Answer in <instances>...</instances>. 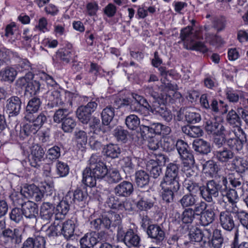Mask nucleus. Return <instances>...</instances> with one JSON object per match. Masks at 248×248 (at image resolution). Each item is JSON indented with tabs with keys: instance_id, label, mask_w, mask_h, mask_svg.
Returning <instances> with one entry per match:
<instances>
[{
	"instance_id": "4be33fe9",
	"label": "nucleus",
	"mask_w": 248,
	"mask_h": 248,
	"mask_svg": "<svg viewBox=\"0 0 248 248\" xmlns=\"http://www.w3.org/2000/svg\"><path fill=\"white\" fill-rule=\"evenodd\" d=\"M192 148L196 152L201 155H207L211 151L210 143L202 139L194 140Z\"/></svg>"
},
{
	"instance_id": "13d9d810",
	"label": "nucleus",
	"mask_w": 248,
	"mask_h": 248,
	"mask_svg": "<svg viewBox=\"0 0 248 248\" xmlns=\"http://www.w3.org/2000/svg\"><path fill=\"white\" fill-rule=\"evenodd\" d=\"M72 194L71 196V203L73 204H78L79 202L84 200L85 198V194L80 189H77L74 191V193Z\"/></svg>"
},
{
	"instance_id": "6e6552de",
	"label": "nucleus",
	"mask_w": 248,
	"mask_h": 248,
	"mask_svg": "<svg viewBox=\"0 0 248 248\" xmlns=\"http://www.w3.org/2000/svg\"><path fill=\"white\" fill-rule=\"evenodd\" d=\"M179 168L177 164L174 163L169 164L166 168L165 175L161 182L170 184L180 185L179 182L178 176Z\"/></svg>"
},
{
	"instance_id": "4c0bfd02",
	"label": "nucleus",
	"mask_w": 248,
	"mask_h": 248,
	"mask_svg": "<svg viewBox=\"0 0 248 248\" xmlns=\"http://www.w3.org/2000/svg\"><path fill=\"white\" fill-rule=\"evenodd\" d=\"M60 93L57 90L51 89L49 90L46 93V98L50 102H54L57 105H62L65 104L61 99H60Z\"/></svg>"
},
{
	"instance_id": "680f3d73",
	"label": "nucleus",
	"mask_w": 248,
	"mask_h": 248,
	"mask_svg": "<svg viewBox=\"0 0 248 248\" xmlns=\"http://www.w3.org/2000/svg\"><path fill=\"white\" fill-rule=\"evenodd\" d=\"M233 213L236 214L237 217L241 224L248 229V213L244 211H238V210H237L236 212Z\"/></svg>"
},
{
	"instance_id": "a18cd8bd",
	"label": "nucleus",
	"mask_w": 248,
	"mask_h": 248,
	"mask_svg": "<svg viewBox=\"0 0 248 248\" xmlns=\"http://www.w3.org/2000/svg\"><path fill=\"white\" fill-rule=\"evenodd\" d=\"M86 108H84L81 106L77 110V115L79 120L83 124H87L91 119V114Z\"/></svg>"
},
{
	"instance_id": "7ed1b4c3",
	"label": "nucleus",
	"mask_w": 248,
	"mask_h": 248,
	"mask_svg": "<svg viewBox=\"0 0 248 248\" xmlns=\"http://www.w3.org/2000/svg\"><path fill=\"white\" fill-rule=\"evenodd\" d=\"M172 97L166 93L157 94V97L155 99L152 105H148L150 108V111L155 115L161 117L164 121L170 122L172 119V114L167 108L166 104L171 101Z\"/></svg>"
},
{
	"instance_id": "f257e3e1",
	"label": "nucleus",
	"mask_w": 248,
	"mask_h": 248,
	"mask_svg": "<svg viewBox=\"0 0 248 248\" xmlns=\"http://www.w3.org/2000/svg\"><path fill=\"white\" fill-rule=\"evenodd\" d=\"M218 178V180L215 179L208 181L206 185L203 186L201 189V195L207 202H212L214 198L218 196L219 191L222 192L227 189V178L223 176H219Z\"/></svg>"
},
{
	"instance_id": "6ab92c4d",
	"label": "nucleus",
	"mask_w": 248,
	"mask_h": 248,
	"mask_svg": "<svg viewBox=\"0 0 248 248\" xmlns=\"http://www.w3.org/2000/svg\"><path fill=\"white\" fill-rule=\"evenodd\" d=\"M99 233L95 232H92L86 233L80 239V248H93L97 244L98 240Z\"/></svg>"
},
{
	"instance_id": "603ef678",
	"label": "nucleus",
	"mask_w": 248,
	"mask_h": 248,
	"mask_svg": "<svg viewBox=\"0 0 248 248\" xmlns=\"http://www.w3.org/2000/svg\"><path fill=\"white\" fill-rule=\"evenodd\" d=\"M186 121L189 123H196L200 121L201 118L199 113L186 110L185 114Z\"/></svg>"
},
{
	"instance_id": "3c124183",
	"label": "nucleus",
	"mask_w": 248,
	"mask_h": 248,
	"mask_svg": "<svg viewBox=\"0 0 248 248\" xmlns=\"http://www.w3.org/2000/svg\"><path fill=\"white\" fill-rule=\"evenodd\" d=\"M41 104V102L39 98L33 97L28 103L26 109L32 111L33 112H37Z\"/></svg>"
},
{
	"instance_id": "ea45409f",
	"label": "nucleus",
	"mask_w": 248,
	"mask_h": 248,
	"mask_svg": "<svg viewBox=\"0 0 248 248\" xmlns=\"http://www.w3.org/2000/svg\"><path fill=\"white\" fill-rule=\"evenodd\" d=\"M189 238L191 242H201L204 234L202 230L197 227H192L190 229L188 233Z\"/></svg>"
},
{
	"instance_id": "20e7f679",
	"label": "nucleus",
	"mask_w": 248,
	"mask_h": 248,
	"mask_svg": "<svg viewBox=\"0 0 248 248\" xmlns=\"http://www.w3.org/2000/svg\"><path fill=\"white\" fill-rule=\"evenodd\" d=\"M1 241L5 246L9 248H12L15 244L21 243L22 235L18 229H11L4 228L0 234Z\"/></svg>"
},
{
	"instance_id": "c03bdc74",
	"label": "nucleus",
	"mask_w": 248,
	"mask_h": 248,
	"mask_svg": "<svg viewBox=\"0 0 248 248\" xmlns=\"http://www.w3.org/2000/svg\"><path fill=\"white\" fill-rule=\"evenodd\" d=\"M196 215L197 214L195 213L192 208H186L184 211L182 215V221L185 224L191 223Z\"/></svg>"
},
{
	"instance_id": "5fc2aeb1",
	"label": "nucleus",
	"mask_w": 248,
	"mask_h": 248,
	"mask_svg": "<svg viewBox=\"0 0 248 248\" xmlns=\"http://www.w3.org/2000/svg\"><path fill=\"white\" fill-rule=\"evenodd\" d=\"M23 216L21 208L19 207L13 208L10 214V219L16 223L20 221L22 219Z\"/></svg>"
},
{
	"instance_id": "412c9836",
	"label": "nucleus",
	"mask_w": 248,
	"mask_h": 248,
	"mask_svg": "<svg viewBox=\"0 0 248 248\" xmlns=\"http://www.w3.org/2000/svg\"><path fill=\"white\" fill-rule=\"evenodd\" d=\"M231 212V211L230 212L226 210L221 212L219 215V220L221 226L224 229L229 231H232L235 226L234 221Z\"/></svg>"
},
{
	"instance_id": "09e8293b",
	"label": "nucleus",
	"mask_w": 248,
	"mask_h": 248,
	"mask_svg": "<svg viewBox=\"0 0 248 248\" xmlns=\"http://www.w3.org/2000/svg\"><path fill=\"white\" fill-rule=\"evenodd\" d=\"M203 170L206 173L212 175L217 171L218 167L216 163L212 160L206 161L203 165Z\"/></svg>"
},
{
	"instance_id": "c9c22d12",
	"label": "nucleus",
	"mask_w": 248,
	"mask_h": 248,
	"mask_svg": "<svg viewBox=\"0 0 248 248\" xmlns=\"http://www.w3.org/2000/svg\"><path fill=\"white\" fill-rule=\"evenodd\" d=\"M17 75L16 71L12 67H6L0 72L2 79L10 83L13 82Z\"/></svg>"
},
{
	"instance_id": "c756f323",
	"label": "nucleus",
	"mask_w": 248,
	"mask_h": 248,
	"mask_svg": "<svg viewBox=\"0 0 248 248\" xmlns=\"http://www.w3.org/2000/svg\"><path fill=\"white\" fill-rule=\"evenodd\" d=\"M199 201V198L192 194H186L180 200L179 202L183 208L193 206Z\"/></svg>"
},
{
	"instance_id": "bb28decb",
	"label": "nucleus",
	"mask_w": 248,
	"mask_h": 248,
	"mask_svg": "<svg viewBox=\"0 0 248 248\" xmlns=\"http://www.w3.org/2000/svg\"><path fill=\"white\" fill-rule=\"evenodd\" d=\"M232 136L230 129L226 131L223 135H215L214 136L216 137L214 138L213 140V144L214 145V151H218L225 148L224 144L226 143V137Z\"/></svg>"
},
{
	"instance_id": "4d7b16f0",
	"label": "nucleus",
	"mask_w": 248,
	"mask_h": 248,
	"mask_svg": "<svg viewBox=\"0 0 248 248\" xmlns=\"http://www.w3.org/2000/svg\"><path fill=\"white\" fill-rule=\"evenodd\" d=\"M122 179L120 174L116 170H110L107 175V181L110 184L118 183Z\"/></svg>"
},
{
	"instance_id": "9b49d317",
	"label": "nucleus",
	"mask_w": 248,
	"mask_h": 248,
	"mask_svg": "<svg viewBox=\"0 0 248 248\" xmlns=\"http://www.w3.org/2000/svg\"><path fill=\"white\" fill-rule=\"evenodd\" d=\"M21 100L17 96H12L6 101L5 108L9 116L16 117L20 113L21 109Z\"/></svg>"
},
{
	"instance_id": "4468645a",
	"label": "nucleus",
	"mask_w": 248,
	"mask_h": 248,
	"mask_svg": "<svg viewBox=\"0 0 248 248\" xmlns=\"http://www.w3.org/2000/svg\"><path fill=\"white\" fill-rule=\"evenodd\" d=\"M21 190L26 198H31L36 202L41 201L44 196L43 192L34 184L25 186Z\"/></svg>"
},
{
	"instance_id": "a878e982",
	"label": "nucleus",
	"mask_w": 248,
	"mask_h": 248,
	"mask_svg": "<svg viewBox=\"0 0 248 248\" xmlns=\"http://www.w3.org/2000/svg\"><path fill=\"white\" fill-rule=\"evenodd\" d=\"M44 154L45 152L41 146L38 145L32 146L31 152L32 160L31 162V165L34 167L39 166V163L43 158Z\"/></svg>"
},
{
	"instance_id": "aec40b11",
	"label": "nucleus",
	"mask_w": 248,
	"mask_h": 248,
	"mask_svg": "<svg viewBox=\"0 0 248 248\" xmlns=\"http://www.w3.org/2000/svg\"><path fill=\"white\" fill-rule=\"evenodd\" d=\"M213 154L217 160L223 164L232 163V161L235 156L234 153L227 147L214 151Z\"/></svg>"
},
{
	"instance_id": "c85d7f7f",
	"label": "nucleus",
	"mask_w": 248,
	"mask_h": 248,
	"mask_svg": "<svg viewBox=\"0 0 248 248\" xmlns=\"http://www.w3.org/2000/svg\"><path fill=\"white\" fill-rule=\"evenodd\" d=\"M184 133L191 138H197L202 136L203 133L202 129L199 126L186 125L182 127Z\"/></svg>"
},
{
	"instance_id": "79ce46f5",
	"label": "nucleus",
	"mask_w": 248,
	"mask_h": 248,
	"mask_svg": "<svg viewBox=\"0 0 248 248\" xmlns=\"http://www.w3.org/2000/svg\"><path fill=\"white\" fill-rule=\"evenodd\" d=\"M77 125L75 120L71 117L68 116L62 123V129L64 132L71 133Z\"/></svg>"
},
{
	"instance_id": "72a5a7b5",
	"label": "nucleus",
	"mask_w": 248,
	"mask_h": 248,
	"mask_svg": "<svg viewBox=\"0 0 248 248\" xmlns=\"http://www.w3.org/2000/svg\"><path fill=\"white\" fill-rule=\"evenodd\" d=\"M82 182L87 186L93 187L96 184L97 177L93 175L91 169H85L83 171Z\"/></svg>"
},
{
	"instance_id": "e2e57ef3",
	"label": "nucleus",
	"mask_w": 248,
	"mask_h": 248,
	"mask_svg": "<svg viewBox=\"0 0 248 248\" xmlns=\"http://www.w3.org/2000/svg\"><path fill=\"white\" fill-rule=\"evenodd\" d=\"M57 173L60 177L67 175L69 172V167L66 164L59 162L56 165Z\"/></svg>"
},
{
	"instance_id": "393cba45",
	"label": "nucleus",
	"mask_w": 248,
	"mask_h": 248,
	"mask_svg": "<svg viewBox=\"0 0 248 248\" xmlns=\"http://www.w3.org/2000/svg\"><path fill=\"white\" fill-rule=\"evenodd\" d=\"M122 152V149L117 144L109 143L105 145L103 153L107 157L114 159L118 158Z\"/></svg>"
},
{
	"instance_id": "de8ad7c7",
	"label": "nucleus",
	"mask_w": 248,
	"mask_h": 248,
	"mask_svg": "<svg viewBox=\"0 0 248 248\" xmlns=\"http://www.w3.org/2000/svg\"><path fill=\"white\" fill-rule=\"evenodd\" d=\"M69 116V112L67 108H60L56 111L53 116V120L55 123H62L64 119Z\"/></svg>"
},
{
	"instance_id": "69168bd1",
	"label": "nucleus",
	"mask_w": 248,
	"mask_h": 248,
	"mask_svg": "<svg viewBox=\"0 0 248 248\" xmlns=\"http://www.w3.org/2000/svg\"><path fill=\"white\" fill-rule=\"evenodd\" d=\"M89 144L91 148L95 150H99L102 147L101 141L97 139L94 133L89 138Z\"/></svg>"
},
{
	"instance_id": "a211bd4d",
	"label": "nucleus",
	"mask_w": 248,
	"mask_h": 248,
	"mask_svg": "<svg viewBox=\"0 0 248 248\" xmlns=\"http://www.w3.org/2000/svg\"><path fill=\"white\" fill-rule=\"evenodd\" d=\"M133 191V184L131 182L126 181L121 182L117 185L114 189L115 194L118 197H129Z\"/></svg>"
},
{
	"instance_id": "39448f33",
	"label": "nucleus",
	"mask_w": 248,
	"mask_h": 248,
	"mask_svg": "<svg viewBox=\"0 0 248 248\" xmlns=\"http://www.w3.org/2000/svg\"><path fill=\"white\" fill-rule=\"evenodd\" d=\"M175 146L183 160L184 167H189L193 166L195 163V159L193 155L188 150V145L186 142L182 140H178Z\"/></svg>"
},
{
	"instance_id": "0eeeda50",
	"label": "nucleus",
	"mask_w": 248,
	"mask_h": 248,
	"mask_svg": "<svg viewBox=\"0 0 248 248\" xmlns=\"http://www.w3.org/2000/svg\"><path fill=\"white\" fill-rule=\"evenodd\" d=\"M117 236L119 240L123 242L128 248L138 247L140 246V236L131 229L129 230L125 233L120 230Z\"/></svg>"
},
{
	"instance_id": "ddd939ff",
	"label": "nucleus",
	"mask_w": 248,
	"mask_h": 248,
	"mask_svg": "<svg viewBox=\"0 0 248 248\" xmlns=\"http://www.w3.org/2000/svg\"><path fill=\"white\" fill-rule=\"evenodd\" d=\"M71 192H68L64 198L57 205L56 208V213L55 215L56 219L59 218H62L68 213L70 206L72 205L71 203Z\"/></svg>"
},
{
	"instance_id": "58836bf2",
	"label": "nucleus",
	"mask_w": 248,
	"mask_h": 248,
	"mask_svg": "<svg viewBox=\"0 0 248 248\" xmlns=\"http://www.w3.org/2000/svg\"><path fill=\"white\" fill-rule=\"evenodd\" d=\"M184 186L189 191V194H192L193 195L197 194L200 191L201 194V189L202 186H201L199 184L194 182L189 179H186L184 182Z\"/></svg>"
},
{
	"instance_id": "1a4fd4ad",
	"label": "nucleus",
	"mask_w": 248,
	"mask_h": 248,
	"mask_svg": "<svg viewBox=\"0 0 248 248\" xmlns=\"http://www.w3.org/2000/svg\"><path fill=\"white\" fill-rule=\"evenodd\" d=\"M108 203L111 208L118 211H132L134 209L132 202L130 200L121 201L117 197L110 196L108 198Z\"/></svg>"
},
{
	"instance_id": "bf43d9fd",
	"label": "nucleus",
	"mask_w": 248,
	"mask_h": 248,
	"mask_svg": "<svg viewBox=\"0 0 248 248\" xmlns=\"http://www.w3.org/2000/svg\"><path fill=\"white\" fill-rule=\"evenodd\" d=\"M39 129L33 123H30L25 124L22 128V131L26 136H29L35 134Z\"/></svg>"
},
{
	"instance_id": "f8f14e48",
	"label": "nucleus",
	"mask_w": 248,
	"mask_h": 248,
	"mask_svg": "<svg viewBox=\"0 0 248 248\" xmlns=\"http://www.w3.org/2000/svg\"><path fill=\"white\" fill-rule=\"evenodd\" d=\"M170 184L164 182L160 183V186L161 188V195L162 200L167 203L173 202L174 194L178 192L180 187V185Z\"/></svg>"
},
{
	"instance_id": "473e14b6",
	"label": "nucleus",
	"mask_w": 248,
	"mask_h": 248,
	"mask_svg": "<svg viewBox=\"0 0 248 248\" xmlns=\"http://www.w3.org/2000/svg\"><path fill=\"white\" fill-rule=\"evenodd\" d=\"M215 218V213L212 209L206 210L201 214V223L203 226H207L212 223Z\"/></svg>"
},
{
	"instance_id": "774afa93",
	"label": "nucleus",
	"mask_w": 248,
	"mask_h": 248,
	"mask_svg": "<svg viewBox=\"0 0 248 248\" xmlns=\"http://www.w3.org/2000/svg\"><path fill=\"white\" fill-rule=\"evenodd\" d=\"M45 240L44 237L38 236L33 238L32 248H45Z\"/></svg>"
},
{
	"instance_id": "a19ab883",
	"label": "nucleus",
	"mask_w": 248,
	"mask_h": 248,
	"mask_svg": "<svg viewBox=\"0 0 248 248\" xmlns=\"http://www.w3.org/2000/svg\"><path fill=\"white\" fill-rule=\"evenodd\" d=\"M125 123L128 128L134 130L139 126L140 120L137 115L131 114L126 117Z\"/></svg>"
},
{
	"instance_id": "f704fd0d",
	"label": "nucleus",
	"mask_w": 248,
	"mask_h": 248,
	"mask_svg": "<svg viewBox=\"0 0 248 248\" xmlns=\"http://www.w3.org/2000/svg\"><path fill=\"white\" fill-rule=\"evenodd\" d=\"M114 116V110L111 107L105 108L101 113L102 124L108 125L112 120Z\"/></svg>"
},
{
	"instance_id": "864d4df0",
	"label": "nucleus",
	"mask_w": 248,
	"mask_h": 248,
	"mask_svg": "<svg viewBox=\"0 0 248 248\" xmlns=\"http://www.w3.org/2000/svg\"><path fill=\"white\" fill-rule=\"evenodd\" d=\"M205 39L206 42L213 46H220L224 43V41L221 37L209 33L206 34Z\"/></svg>"
},
{
	"instance_id": "6e6d98bb",
	"label": "nucleus",
	"mask_w": 248,
	"mask_h": 248,
	"mask_svg": "<svg viewBox=\"0 0 248 248\" xmlns=\"http://www.w3.org/2000/svg\"><path fill=\"white\" fill-rule=\"evenodd\" d=\"M40 88V83L36 80H31L26 85L25 91L29 92L31 94H35L39 91Z\"/></svg>"
},
{
	"instance_id": "cd10ccee",
	"label": "nucleus",
	"mask_w": 248,
	"mask_h": 248,
	"mask_svg": "<svg viewBox=\"0 0 248 248\" xmlns=\"http://www.w3.org/2000/svg\"><path fill=\"white\" fill-rule=\"evenodd\" d=\"M232 166L236 172L243 173L248 168V162L243 158L235 155L232 161Z\"/></svg>"
},
{
	"instance_id": "052dcab7",
	"label": "nucleus",
	"mask_w": 248,
	"mask_h": 248,
	"mask_svg": "<svg viewBox=\"0 0 248 248\" xmlns=\"http://www.w3.org/2000/svg\"><path fill=\"white\" fill-rule=\"evenodd\" d=\"M75 137L78 143L81 145H85L87 142L86 132L83 130H79L75 132Z\"/></svg>"
},
{
	"instance_id": "e433bc0d",
	"label": "nucleus",
	"mask_w": 248,
	"mask_h": 248,
	"mask_svg": "<svg viewBox=\"0 0 248 248\" xmlns=\"http://www.w3.org/2000/svg\"><path fill=\"white\" fill-rule=\"evenodd\" d=\"M223 191L222 192H223ZM226 192V196L229 202L232 204L231 212H236L238 208L236 205L237 202L236 200L237 199L238 196L237 191L233 189H230Z\"/></svg>"
},
{
	"instance_id": "b1692460",
	"label": "nucleus",
	"mask_w": 248,
	"mask_h": 248,
	"mask_svg": "<svg viewBox=\"0 0 248 248\" xmlns=\"http://www.w3.org/2000/svg\"><path fill=\"white\" fill-rule=\"evenodd\" d=\"M76 220L69 219L61 224V233L64 237L68 240L73 236L76 226Z\"/></svg>"
},
{
	"instance_id": "2eb2a0df",
	"label": "nucleus",
	"mask_w": 248,
	"mask_h": 248,
	"mask_svg": "<svg viewBox=\"0 0 248 248\" xmlns=\"http://www.w3.org/2000/svg\"><path fill=\"white\" fill-rule=\"evenodd\" d=\"M95 159L91 157L89 169H91L93 175L97 179L104 177L108 173V170L106 165L101 161L94 162Z\"/></svg>"
},
{
	"instance_id": "2f4dec72",
	"label": "nucleus",
	"mask_w": 248,
	"mask_h": 248,
	"mask_svg": "<svg viewBox=\"0 0 248 248\" xmlns=\"http://www.w3.org/2000/svg\"><path fill=\"white\" fill-rule=\"evenodd\" d=\"M210 240L212 247L213 248H221L224 242V238L221 231L218 229L215 230Z\"/></svg>"
},
{
	"instance_id": "0e129e2a",
	"label": "nucleus",
	"mask_w": 248,
	"mask_h": 248,
	"mask_svg": "<svg viewBox=\"0 0 248 248\" xmlns=\"http://www.w3.org/2000/svg\"><path fill=\"white\" fill-rule=\"evenodd\" d=\"M110 220L111 222V226L116 227L119 226L121 223V220L123 215L120 214H117L114 212L108 214Z\"/></svg>"
},
{
	"instance_id": "f3484780",
	"label": "nucleus",
	"mask_w": 248,
	"mask_h": 248,
	"mask_svg": "<svg viewBox=\"0 0 248 248\" xmlns=\"http://www.w3.org/2000/svg\"><path fill=\"white\" fill-rule=\"evenodd\" d=\"M149 237L153 239L156 244L161 243L165 237V233L163 229L157 224L149 226L146 230Z\"/></svg>"
},
{
	"instance_id": "dca6fc26",
	"label": "nucleus",
	"mask_w": 248,
	"mask_h": 248,
	"mask_svg": "<svg viewBox=\"0 0 248 248\" xmlns=\"http://www.w3.org/2000/svg\"><path fill=\"white\" fill-rule=\"evenodd\" d=\"M24 216L31 219L33 224L37 221L36 216L38 215V206L33 202L28 201L21 207Z\"/></svg>"
},
{
	"instance_id": "37998d69",
	"label": "nucleus",
	"mask_w": 248,
	"mask_h": 248,
	"mask_svg": "<svg viewBox=\"0 0 248 248\" xmlns=\"http://www.w3.org/2000/svg\"><path fill=\"white\" fill-rule=\"evenodd\" d=\"M52 224L46 231V235L48 237L56 236L59 234H62L60 221L58 219Z\"/></svg>"
},
{
	"instance_id": "5701e85b",
	"label": "nucleus",
	"mask_w": 248,
	"mask_h": 248,
	"mask_svg": "<svg viewBox=\"0 0 248 248\" xmlns=\"http://www.w3.org/2000/svg\"><path fill=\"white\" fill-rule=\"evenodd\" d=\"M40 216L46 223L50 222L55 214V206L50 202H44L41 207Z\"/></svg>"
},
{
	"instance_id": "338daca9",
	"label": "nucleus",
	"mask_w": 248,
	"mask_h": 248,
	"mask_svg": "<svg viewBox=\"0 0 248 248\" xmlns=\"http://www.w3.org/2000/svg\"><path fill=\"white\" fill-rule=\"evenodd\" d=\"M128 132L121 128H117L115 130L114 135L118 140L125 142L127 139Z\"/></svg>"
},
{
	"instance_id": "423d86ee",
	"label": "nucleus",
	"mask_w": 248,
	"mask_h": 248,
	"mask_svg": "<svg viewBox=\"0 0 248 248\" xmlns=\"http://www.w3.org/2000/svg\"><path fill=\"white\" fill-rule=\"evenodd\" d=\"M205 130L208 134L213 136L223 135L229 130L215 117H210L209 116L205 118Z\"/></svg>"
},
{
	"instance_id": "f03ea898",
	"label": "nucleus",
	"mask_w": 248,
	"mask_h": 248,
	"mask_svg": "<svg viewBox=\"0 0 248 248\" xmlns=\"http://www.w3.org/2000/svg\"><path fill=\"white\" fill-rule=\"evenodd\" d=\"M180 37L184 41V45L187 49L199 51L203 53L208 51L204 43L199 41L202 38L200 31H194L188 26L181 31Z\"/></svg>"
},
{
	"instance_id": "9d476101",
	"label": "nucleus",
	"mask_w": 248,
	"mask_h": 248,
	"mask_svg": "<svg viewBox=\"0 0 248 248\" xmlns=\"http://www.w3.org/2000/svg\"><path fill=\"white\" fill-rule=\"evenodd\" d=\"M239 115L237 112L232 109L229 111L226 118L227 122L232 127V128H230L228 129H230L232 135L235 136L238 134V132H241L245 135L244 131L241 128V121Z\"/></svg>"
},
{
	"instance_id": "7c9ffc66",
	"label": "nucleus",
	"mask_w": 248,
	"mask_h": 248,
	"mask_svg": "<svg viewBox=\"0 0 248 248\" xmlns=\"http://www.w3.org/2000/svg\"><path fill=\"white\" fill-rule=\"evenodd\" d=\"M135 180L139 187H143L149 184L150 178L147 173L144 170H140L136 172Z\"/></svg>"
},
{
	"instance_id": "8fccbe9b",
	"label": "nucleus",
	"mask_w": 248,
	"mask_h": 248,
	"mask_svg": "<svg viewBox=\"0 0 248 248\" xmlns=\"http://www.w3.org/2000/svg\"><path fill=\"white\" fill-rule=\"evenodd\" d=\"M11 198L14 204L16 206H21L22 207L26 202L25 201V198H26V197L24 194L22 193L21 189L20 192H16L12 194Z\"/></svg>"
},
{
	"instance_id": "49530a36",
	"label": "nucleus",
	"mask_w": 248,
	"mask_h": 248,
	"mask_svg": "<svg viewBox=\"0 0 248 248\" xmlns=\"http://www.w3.org/2000/svg\"><path fill=\"white\" fill-rule=\"evenodd\" d=\"M154 202L148 200L145 197H143L137 202V208L141 211H147L154 206Z\"/></svg>"
}]
</instances>
